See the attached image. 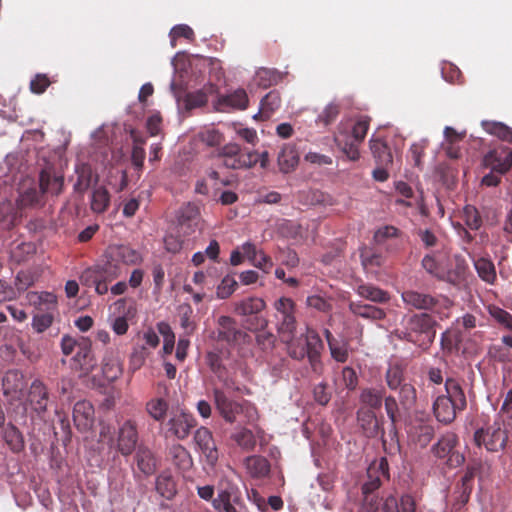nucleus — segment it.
<instances>
[{"mask_svg": "<svg viewBox=\"0 0 512 512\" xmlns=\"http://www.w3.org/2000/svg\"><path fill=\"white\" fill-rule=\"evenodd\" d=\"M385 382L390 390L396 391L405 381V367L400 363L389 364L385 372Z\"/></svg>", "mask_w": 512, "mask_h": 512, "instance_id": "obj_42", "label": "nucleus"}, {"mask_svg": "<svg viewBox=\"0 0 512 512\" xmlns=\"http://www.w3.org/2000/svg\"><path fill=\"white\" fill-rule=\"evenodd\" d=\"M94 420V407L89 401L82 400L75 403L73 408V421L78 431H89L93 427Z\"/></svg>", "mask_w": 512, "mask_h": 512, "instance_id": "obj_24", "label": "nucleus"}, {"mask_svg": "<svg viewBox=\"0 0 512 512\" xmlns=\"http://www.w3.org/2000/svg\"><path fill=\"white\" fill-rule=\"evenodd\" d=\"M445 391L443 394L445 398H449L455 407L465 410L467 407L466 395L461 385V382L455 378H447L445 381Z\"/></svg>", "mask_w": 512, "mask_h": 512, "instance_id": "obj_35", "label": "nucleus"}, {"mask_svg": "<svg viewBox=\"0 0 512 512\" xmlns=\"http://www.w3.org/2000/svg\"><path fill=\"white\" fill-rule=\"evenodd\" d=\"M206 362L210 370L222 382L223 387L227 391H239V387L233 378L228 376L226 367L222 363L221 356L216 352H208Z\"/></svg>", "mask_w": 512, "mask_h": 512, "instance_id": "obj_25", "label": "nucleus"}, {"mask_svg": "<svg viewBox=\"0 0 512 512\" xmlns=\"http://www.w3.org/2000/svg\"><path fill=\"white\" fill-rule=\"evenodd\" d=\"M75 369L85 374L91 372L96 366V359L92 352V342L89 338L79 337L78 348L76 354L72 358Z\"/></svg>", "mask_w": 512, "mask_h": 512, "instance_id": "obj_17", "label": "nucleus"}, {"mask_svg": "<svg viewBox=\"0 0 512 512\" xmlns=\"http://www.w3.org/2000/svg\"><path fill=\"white\" fill-rule=\"evenodd\" d=\"M197 425L195 417L184 411L174 412L166 423V437L173 436L178 440H185Z\"/></svg>", "mask_w": 512, "mask_h": 512, "instance_id": "obj_12", "label": "nucleus"}, {"mask_svg": "<svg viewBox=\"0 0 512 512\" xmlns=\"http://www.w3.org/2000/svg\"><path fill=\"white\" fill-rule=\"evenodd\" d=\"M35 282V275L30 270H21L17 273L14 281L15 289L20 295L31 287Z\"/></svg>", "mask_w": 512, "mask_h": 512, "instance_id": "obj_62", "label": "nucleus"}, {"mask_svg": "<svg viewBox=\"0 0 512 512\" xmlns=\"http://www.w3.org/2000/svg\"><path fill=\"white\" fill-rule=\"evenodd\" d=\"M265 307L266 303L262 298L251 296L234 302L233 312L239 316H257Z\"/></svg>", "mask_w": 512, "mask_h": 512, "instance_id": "obj_30", "label": "nucleus"}, {"mask_svg": "<svg viewBox=\"0 0 512 512\" xmlns=\"http://www.w3.org/2000/svg\"><path fill=\"white\" fill-rule=\"evenodd\" d=\"M484 164L493 172L505 173L512 166V150L503 148L490 151L484 157Z\"/></svg>", "mask_w": 512, "mask_h": 512, "instance_id": "obj_26", "label": "nucleus"}, {"mask_svg": "<svg viewBox=\"0 0 512 512\" xmlns=\"http://www.w3.org/2000/svg\"><path fill=\"white\" fill-rule=\"evenodd\" d=\"M461 411V409L455 407L454 403H452L449 398H445L444 395H439L433 403L434 415L436 419L443 424L452 423L457 413Z\"/></svg>", "mask_w": 512, "mask_h": 512, "instance_id": "obj_27", "label": "nucleus"}, {"mask_svg": "<svg viewBox=\"0 0 512 512\" xmlns=\"http://www.w3.org/2000/svg\"><path fill=\"white\" fill-rule=\"evenodd\" d=\"M156 491L166 499H171L175 495L176 485L170 474L161 473L157 476Z\"/></svg>", "mask_w": 512, "mask_h": 512, "instance_id": "obj_51", "label": "nucleus"}, {"mask_svg": "<svg viewBox=\"0 0 512 512\" xmlns=\"http://www.w3.org/2000/svg\"><path fill=\"white\" fill-rule=\"evenodd\" d=\"M218 494L213 507L220 512H244L245 505L239 486L228 478H222L217 486Z\"/></svg>", "mask_w": 512, "mask_h": 512, "instance_id": "obj_5", "label": "nucleus"}, {"mask_svg": "<svg viewBox=\"0 0 512 512\" xmlns=\"http://www.w3.org/2000/svg\"><path fill=\"white\" fill-rule=\"evenodd\" d=\"M349 310L358 317L370 320H383L386 317V312L382 308L362 302H350Z\"/></svg>", "mask_w": 512, "mask_h": 512, "instance_id": "obj_38", "label": "nucleus"}, {"mask_svg": "<svg viewBox=\"0 0 512 512\" xmlns=\"http://www.w3.org/2000/svg\"><path fill=\"white\" fill-rule=\"evenodd\" d=\"M448 256L443 253L427 254L422 259V267L435 278L444 281Z\"/></svg>", "mask_w": 512, "mask_h": 512, "instance_id": "obj_28", "label": "nucleus"}, {"mask_svg": "<svg viewBox=\"0 0 512 512\" xmlns=\"http://www.w3.org/2000/svg\"><path fill=\"white\" fill-rule=\"evenodd\" d=\"M169 456L174 465L182 471H188L193 465L189 451L181 444L171 445L169 448Z\"/></svg>", "mask_w": 512, "mask_h": 512, "instance_id": "obj_41", "label": "nucleus"}, {"mask_svg": "<svg viewBox=\"0 0 512 512\" xmlns=\"http://www.w3.org/2000/svg\"><path fill=\"white\" fill-rule=\"evenodd\" d=\"M385 395L384 388L366 387L361 389L359 400L361 404L369 408V410L380 409Z\"/></svg>", "mask_w": 512, "mask_h": 512, "instance_id": "obj_39", "label": "nucleus"}, {"mask_svg": "<svg viewBox=\"0 0 512 512\" xmlns=\"http://www.w3.org/2000/svg\"><path fill=\"white\" fill-rule=\"evenodd\" d=\"M373 241L388 252H396L403 245L404 233L393 225H384L375 230Z\"/></svg>", "mask_w": 512, "mask_h": 512, "instance_id": "obj_15", "label": "nucleus"}, {"mask_svg": "<svg viewBox=\"0 0 512 512\" xmlns=\"http://www.w3.org/2000/svg\"><path fill=\"white\" fill-rule=\"evenodd\" d=\"M121 274V266L106 258L104 263L85 269L80 275V282L87 287L94 286L98 295H105L109 291V284Z\"/></svg>", "mask_w": 512, "mask_h": 512, "instance_id": "obj_4", "label": "nucleus"}, {"mask_svg": "<svg viewBox=\"0 0 512 512\" xmlns=\"http://www.w3.org/2000/svg\"><path fill=\"white\" fill-rule=\"evenodd\" d=\"M400 405L405 410H410L416 403L417 391L413 384L405 383L398 389Z\"/></svg>", "mask_w": 512, "mask_h": 512, "instance_id": "obj_52", "label": "nucleus"}, {"mask_svg": "<svg viewBox=\"0 0 512 512\" xmlns=\"http://www.w3.org/2000/svg\"><path fill=\"white\" fill-rule=\"evenodd\" d=\"M145 411L155 421L162 422L168 411V402L163 398H153L146 403Z\"/></svg>", "mask_w": 512, "mask_h": 512, "instance_id": "obj_49", "label": "nucleus"}, {"mask_svg": "<svg viewBox=\"0 0 512 512\" xmlns=\"http://www.w3.org/2000/svg\"><path fill=\"white\" fill-rule=\"evenodd\" d=\"M508 442L507 430L500 426V421H494L486 427L478 428L474 433V443L485 447L489 452H498L506 447Z\"/></svg>", "mask_w": 512, "mask_h": 512, "instance_id": "obj_9", "label": "nucleus"}, {"mask_svg": "<svg viewBox=\"0 0 512 512\" xmlns=\"http://www.w3.org/2000/svg\"><path fill=\"white\" fill-rule=\"evenodd\" d=\"M39 185L41 192H59L63 188V177L47 166L40 173Z\"/></svg>", "mask_w": 512, "mask_h": 512, "instance_id": "obj_36", "label": "nucleus"}, {"mask_svg": "<svg viewBox=\"0 0 512 512\" xmlns=\"http://www.w3.org/2000/svg\"><path fill=\"white\" fill-rule=\"evenodd\" d=\"M287 345L288 355L295 360H303L306 357L308 350V332L305 335V340L295 338V334L289 341H282Z\"/></svg>", "mask_w": 512, "mask_h": 512, "instance_id": "obj_48", "label": "nucleus"}, {"mask_svg": "<svg viewBox=\"0 0 512 512\" xmlns=\"http://www.w3.org/2000/svg\"><path fill=\"white\" fill-rule=\"evenodd\" d=\"M385 411L387 413L388 418L391 421V426L395 429V425L399 419V410H400V402L396 400V398L392 395L385 396L383 398Z\"/></svg>", "mask_w": 512, "mask_h": 512, "instance_id": "obj_63", "label": "nucleus"}, {"mask_svg": "<svg viewBox=\"0 0 512 512\" xmlns=\"http://www.w3.org/2000/svg\"><path fill=\"white\" fill-rule=\"evenodd\" d=\"M366 478L362 484L363 508L366 512H415L416 504L411 495H403L400 501L393 495L378 498L376 492L382 481L389 479V465L385 457L369 465Z\"/></svg>", "mask_w": 512, "mask_h": 512, "instance_id": "obj_1", "label": "nucleus"}, {"mask_svg": "<svg viewBox=\"0 0 512 512\" xmlns=\"http://www.w3.org/2000/svg\"><path fill=\"white\" fill-rule=\"evenodd\" d=\"M233 179L230 177H219L218 172L210 170L206 177L199 180L196 185V192H203L213 190L215 192H221L225 187H232Z\"/></svg>", "mask_w": 512, "mask_h": 512, "instance_id": "obj_29", "label": "nucleus"}, {"mask_svg": "<svg viewBox=\"0 0 512 512\" xmlns=\"http://www.w3.org/2000/svg\"><path fill=\"white\" fill-rule=\"evenodd\" d=\"M463 220L471 230H478L482 225L479 211L473 205H466L463 208Z\"/></svg>", "mask_w": 512, "mask_h": 512, "instance_id": "obj_60", "label": "nucleus"}, {"mask_svg": "<svg viewBox=\"0 0 512 512\" xmlns=\"http://www.w3.org/2000/svg\"><path fill=\"white\" fill-rule=\"evenodd\" d=\"M247 334L237 327L236 321L230 316H220L217 320V340L228 344L244 340Z\"/></svg>", "mask_w": 512, "mask_h": 512, "instance_id": "obj_19", "label": "nucleus"}, {"mask_svg": "<svg viewBox=\"0 0 512 512\" xmlns=\"http://www.w3.org/2000/svg\"><path fill=\"white\" fill-rule=\"evenodd\" d=\"M357 420L364 434L369 438L376 437L381 430L380 421L375 412L369 409H359L357 411Z\"/></svg>", "mask_w": 512, "mask_h": 512, "instance_id": "obj_32", "label": "nucleus"}, {"mask_svg": "<svg viewBox=\"0 0 512 512\" xmlns=\"http://www.w3.org/2000/svg\"><path fill=\"white\" fill-rule=\"evenodd\" d=\"M458 443V437L453 432H446L438 442L433 445L432 452L439 459H446V464L450 468H456L463 464L464 456L455 450Z\"/></svg>", "mask_w": 512, "mask_h": 512, "instance_id": "obj_11", "label": "nucleus"}, {"mask_svg": "<svg viewBox=\"0 0 512 512\" xmlns=\"http://www.w3.org/2000/svg\"><path fill=\"white\" fill-rule=\"evenodd\" d=\"M134 452L137 468L146 476L152 475L156 471V459L152 450L146 445H139Z\"/></svg>", "mask_w": 512, "mask_h": 512, "instance_id": "obj_33", "label": "nucleus"}, {"mask_svg": "<svg viewBox=\"0 0 512 512\" xmlns=\"http://www.w3.org/2000/svg\"><path fill=\"white\" fill-rule=\"evenodd\" d=\"M192 314L193 309L189 304L179 307L180 325L188 335L192 334L196 328V324L191 320Z\"/></svg>", "mask_w": 512, "mask_h": 512, "instance_id": "obj_64", "label": "nucleus"}, {"mask_svg": "<svg viewBox=\"0 0 512 512\" xmlns=\"http://www.w3.org/2000/svg\"><path fill=\"white\" fill-rule=\"evenodd\" d=\"M436 321L428 313H414L404 318V331L401 339L422 349H428L436 336Z\"/></svg>", "mask_w": 512, "mask_h": 512, "instance_id": "obj_2", "label": "nucleus"}, {"mask_svg": "<svg viewBox=\"0 0 512 512\" xmlns=\"http://www.w3.org/2000/svg\"><path fill=\"white\" fill-rule=\"evenodd\" d=\"M467 263L460 255H455L447 264L444 281L458 285L464 281L467 271Z\"/></svg>", "mask_w": 512, "mask_h": 512, "instance_id": "obj_31", "label": "nucleus"}, {"mask_svg": "<svg viewBox=\"0 0 512 512\" xmlns=\"http://www.w3.org/2000/svg\"><path fill=\"white\" fill-rule=\"evenodd\" d=\"M245 467L253 478H263L270 472L269 461L262 456L253 455L245 459Z\"/></svg>", "mask_w": 512, "mask_h": 512, "instance_id": "obj_40", "label": "nucleus"}, {"mask_svg": "<svg viewBox=\"0 0 512 512\" xmlns=\"http://www.w3.org/2000/svg\"><path fill=\"white\" fill-rule=\"evenodd\" d=\"M177 233L183 236H190L200 226V209L196 203L188 202L183 205L177 212Z\"/></svg>", "mask_w": 512, "mask_h": 512, "instance_id": "obj_14", "label": "nucleus"}, {"mask_svg": "<svg viewBox=\"0 0 512 512\" xmlns=\"http://www.w3.org/2000/svg\"><path fill=\"white\" fill-rule=\"evenodd\" d=\"M248 104V96L244 89H237L232 93L222 96L216 103V109L226 111L228 109H245Z\"/></svg>", "mask_w": 512, "mask_h": 512, "instance_id": "obj_34", "label": "nucleus"}, {"mask_svg": "<svg viewBox=\"0 0 512 512\" xmlns=\"http://www.w3.org/2000/svg\"><path fill=\"white\" fill-rule=\"evenodd\" d=\"M482 126L489 134L495 135L498 138L510 141L512 140V129L501 122H483Z\"/></svg>", "mask_w": 512, "mask_h": 512, "instance_id": "obj_57", "label": "nucleus"}, {"mask_svg": "<svg viewBox=\"0 0 512 512\" xmlns=\"http://www.w3.org/2000/svg\"><path fill=\"white\" fill-rule=\"evenodd\" d=\"M198 139L209 147H214L222 143L223 134L213 126L204 127L197 134Z\"/></svg>", "mask_w": 512, "mask_h": 512, "instance_id": "obj_55", "label": "nucleus"}, {"mask_svg": "<svg viewBox=\"0 0 512 512\" xmlns=\"http://www.w3.org/2000/svg\"><path fill=\"white\" fill-rule=\"evenodd\" d=\"M27 401L31 408L41 415L47 411L49 400V392L47 386L39 379H35L28 391Z\"/></svg>", "mask_w": 512, "mask_h": 512, "instance_id": "obj_20", "label": "nucleus"}, {"mask_svg": "<svg viewBox=\"0 0 512 512\" xmlns=\"http://www.w3.org/2000/svg\"><path fill=\"white\" fill-rule=\"evenodd\" d=\"M401 299L409 310H434L439 304V299L431 294L417 290L407 289L401 293Z\"/></svg>", "mask_w": 512, "mask_h": 512, "instance_id": "obj_16", "label": "nucleus"}, {"mask_svg": "<svg viewBox=\"0 0 512 512\" xmlns=\"http://www.w3.org/2000/svg\"><path fill=\"white\" fill-rule=\"evenodd\" d=\"M323 342L319 334L312 329H308V350L306 357L310 364L311 370L317 375H322L324 366L321 361V351L323 350Z\"/></svg>", "mask_w": 512, "mask_h": 512, "instance_id": "obj_21", "label": "nucleus"}, {"mask_svg": "<svg viewBox=\"0 0 512 512\" xmlns=\"http://www.w3.org/2000/svg\"><path fill=\"white\" fill-rule=\"evenodd\" d=\"M231 439L245 451H252L256 446V439L253 432L247 428H241L231 435Z\"/></svg>", "mask_w": 512, "mask_h": 512, "instance_id": "obj_53", "label": "nucleus"}, {"mask_svg": "<svg viewBox=\"0 0 512 512\" xmlns=\"http://www.w3.org/2000/svg\"><path fill=\"white\" fill-rule=\"evenodd\" d=\"M356 293L371 302L384 304L390 300V295L387 291L370 283H361L356 288Z\"/></svg>", "mask_w": 512, "mask_h": 512, "instance_id": "obj_37", "label": "nucleus"}, {"mask_svg": "<svg viewBox=\"0 0 512 512\" xmlns=\"http://www.w3.org/2000/svg\"><path fill=\"white\" fill-rule=\"evenodd\" d=\"M212 393L217 411L228 423H234L239 414L251 408L248 401L239 402L229 398L224 389L216 387L213 388Z\"/></svg>", "mask_w": 512, "mask_h": 512, "instance_id": "obj_10", "label": "nucleus"}, {"mask_svg": "<svg viewBox=\"0 0 512 512\" xmlns=\"http://www.w3.org/2000/svg\"><path fill=\"white\" fill-rule=\"evenodd\" d=\"M38 194H19L15 202L6 200L0 202V228L3 230L12 229L18 218L21 217V210L27 206L37 203Z\"/></svg>", "mask_w": 512, "mask_h": 512, "instance_id": "obj_7", "label": "nucleus"}, {"mask_svg": "<svg viewBox=\"0 0 512 512\" xmlns=\"http://www.w3.org/2000/svg\"><path fill=\"white\" fill-rule=\"evenodd\" d=\"M25 386L24 374L18 369L8 370L2 379L3 393L11 401L22 399Z\"/></svg>", "mask_w": 512, "mask_h": 512, "instance_id": "obj_18", "label": "nucleus"}, {"mask_svg": "<svg viewBox=\"0 0 512 512\" xmlns=\"http://www.w3.org/2000/svg\"><path fill=\"white\" fill-rule=\"evenodd\" d=\"M278 334L281 341H289L296 333V304L288 297H280L273 303Z\"/></svg>", "mask_w": 512, "mask_h": 512, "instance_id": "obj_6", "label": "nucleus"}, {"mask_svg": "<svg viewBox=\"0 0 512 512\" xmlns=\"http://www.w3.org/2000/svg\"><path fill=\"white\" fill-rule=\"evenodd\" d=\"M299 162L297 150L293 146H285L278 155V165L282 172L292 171Z\"/></svg>", "mask_w": 512, "mask_h": 512, "instance_id": "obj_45", "label": "nucleus"}, {"mask_svg": "<svg viewBox=\"0 0 512 512\" xmlns=\"http://www.w3.org/2000/svg\"><path fill=\"white\" fill-rule=\"evenodd\" d=\"M475 268L479 277L487 283H493L496 279L495 267L492 261L486 258H479L475 261Z\"/></svg>", "mask_w": 512, "mask_h": 512, "instance_id": "obj_56", "label": "nucleus"}, {"mask_svg": "<svg viewBox=\"0 0 512 512\" xmlns=\"http://www.w3.org/2000/svg\"><path fill=\"white\" fill-rule=\"evenodd\" d=\"M238 283L233 276L226 275L216 288V295L219 299L229 298L237 289Z\"/></svg>", "mask_w": 512, "mask_h": 512, "instance_id": "obj_58", "label": "nucleus"}, {"mask_svg": "<svg viewBox=\"0 0 512 512\" xmlns=\"http://www.w3.org/2000/svg\"><path fill=\"white\" fill-rule=\"evenodd\" d=\"M360 258L361 263L366 270L378 268L383 264L382 255L375 253L368 248L361 250Z\"/></svg>", "mask_w": 512, "mask_h": 512, "instance_id": "obj_61", "label": "nucleus"}, {"mask_svg": "<svg viewBox=\"0 0 512 512\" xmlns=\"http://www.w3.org/2000/svg\"><path fill=\"white\" fill-rule=\"evenodd\" d=\"M194 441L205 456L207 463L214 465L218 460V450L212 432L206 427H200L194 434Z\"/></svg>", "mask_w": 512, "mask_h": 512, "instance_id": "obj_22", "label": "nucleus"}, {"mask_svg": "<svg viewBox=\"0 0 512 512\" xmlns=\"http://www.w3.org/2000/svg\"><path fill=\"white\" fill-rule=\"evenodd\" d=\"M279 79V73L267 68L259 69L255 75L256 84L264 88L276 84L279 81Z\"/></svg>", "mask_w": 512, "mask_h": 512, "instance_id": "obj_59", "label": "nucleus"}, {"mask_svg": "<svg viewBox=\"0 0 512 512\" xmlns=\"http://www.w3.org/2000/svg\"><path fill=\"white\" fill-rule=\"evenodd\" d=\"M105 258L119 265L120 263L125 265H137L143 260L140 252L128 245L110 246L105 253Z\"/></svg>", "mask_w": 512, "mask_h": 512, "instance_id": "obj_23", "label": "nucleus"}, {"mask_svg": "<svg viewBox=\"0 0 512 512\" xmlns=\"http://www.w3.org/2000/svg\"><path fill=\"white\" fill-rule=\"evenodd\" d=\"M122 372V363L117 356L110 354L104 357L102 364V373L106 380H108L109 382H113L122 375Z\"/></svg>", "mask_w": 512, "mask_h": 512, "instance_id": "obj_44", "label": "nucleus"}, {"mask_svg": "<svg viewBox=\"0 0 512 512\" xmlns=\"http://www.w3.org/2000/svg\"><path fill=\"white\" fill-rule=\"evenodd\" d=\"M369 128V120L366 117H360L356 120L352 126V135L347 140L344 139L342 133L335 135V141L339 146L343 147V150L347 153L351 159H356L358 152L355 146L363 141Z\"/></svg>", "mask_w": 512, "mask_h": 512, "instance_id": "obj_13", "label": "nucleus"}, {"mask_svg": "<svg viewBox=\"0 0 512 512\" xmlns=\"http://www.w3.org/2000/svg\"><path fill=\"white\" fill-rule=\"evenodd\" d=\"M222 164L230 169H247L257 163L266 168L269 163L268 152L258 153L256 151L243 150L236 143H227L219 151Z\"/></svg>", "mask_w": 512, "mask_h": 512, "instance_id": "obj_3", "label": "nucleus"}, {"mask_svg": "<svg viewBox=\"0 0 512 512\" xmlns=\"http://www.w3.org/2000/svg\"><path fill=\"white\" fill-rule=\"evenodd\" d=\"M473 479L474 473L472 471H466L456 487V493L458 494L456 501L460 506H464L470 499L473 489Z\"/></svg>", "mask_w": 512, "mask_h": 512, "instance_id": "obj_46", "label": "nucleus"}, {"mask_svg": "<svg viewBox=\"0 0 512 512\" xmlns=\"http://www.w3.org/2000/svg\"><path fill=\"white\" fill-rule=\"evenodd\" d=\"M281 98L277 91H270L260 102L259 115L262 119H268L279 109Z\"/></svg>", "mask_w": 512, "mask_h": 512, "instance_id": "obj_47", "label": "nucleus"}, {"mask_svg": "<svg viewBox=\"0 0 512 512\" xmlns=\"http://www.w3.org/2000/svg\"><path fill=\"white\" fill-rule=\"evenodd\" d=\"M110 442L123 457L131 456L139 446L137 422L133 419L124 420L118 426L116 438L110 437Z\"/></svg>", "mask_w": 512, "mask_h": 512, "instance_id": "obj_8", "label": "nucleus"}, {"mask_svg": "<svg viewBox=\"0 0 512 512\" xmlns=\"http://www.w3.org/2000/svg\"><path fill=\"white\" fill-rule=\"evenodd\" d=\"M371 151L381 165L392 163V154L386 143L381 139H371Z\"/></svg>", "mask_w": 512, "mask_h": 512, "instance_id": "obj_54", "label": "nucleus"}, {"mask_svg": "<svg viewBox=\"0 0 512 512\" xmlns=\"http://www.w3.org/2000/svg\"><path fill=\"white\" fill-rule=\"evenodd\" d=\"M255 322V324L252 323L251 325L255 329H261V331L256 335V343L263 350L271 349L275 343V336L271 332L264 330L268 325L267 319L264 317H255Z\"/></svg>", "mask_w": 512, "mask_h": 512, "instance_id": "obj_43", "label": "nucleus"}, {"mask_svg": "<svg viewBox=\"0 0 512 512\" xmlns=\"http://www.w3.org/2000/svg\"><path fill=\"white\" fill-rule=\"evenodd\" d=\"M3 438L13 452L18 453L24 449L23 435L14 425L5 427Z\"/></svg>", "mask_w": 512, "mask_h": 512, "instance_id": "obj_50", "label": "nucleus"}]
</instances>
